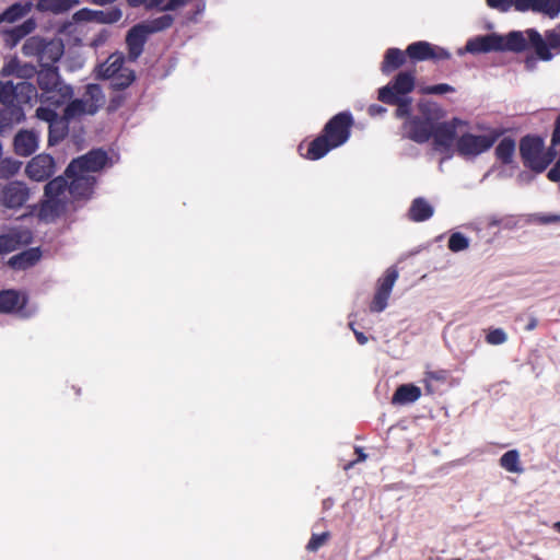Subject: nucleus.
<instances>
[{"label": "nucleus", "instance_id": "nucleus-1", "mask_svg": "<svg viewBox=\"0 0 560 560\" xmlns=\"http://www.w3.org/2000/svg\"><path fill=\"white\" fill-rule=\"evenodd\" d=\"M353 125L354 119L350 112L346 110L334 115L325 124L320 133L307 143L305 153H303L304 143L299 145L300 154L311 161L324 158L328 152L343 145L350 139Z\"/></svg>", "mask_w": 560, "mask_h": 560}, {"label": "nucleus", "instance_id": "nucleus-2", "mask_svg": "<svg viewBox=\"0 0 560 560\" xmlns=\"http://www.w3.org/2000/svg\"><path fill=\"white\" fill-rule=\"evenodd\" d=\"M36 79L42 104L59 108L72 98L73 89L62 81L58 67H39Z\"/></svg>", "mask_w": 560, "mask_h": 560}, {"label": "nucleus", "instance_id": "nucleus-3", "mask_svg": "<svg viewBox=\"0 0 560 560\" xmlns=\"http://www.w3.org/2000/svg\"><path fill=\"white\" fill-rule=\"evenodd\" d=\"M470 54H486L491 51H525V34L522 31H512L505 36L497 33L479 35L470 38L466 46Z\"/></svg>", "mask_w": 560, "mask_h": 560}, {"label": "nucleus", "instance_id": "nucleus-4", "mask_svg": "<svg viewBox=\"0 0 560 560\" xmlns=\"http://www.w3.org/2000/svg\"><path fill=\"white\" fill-rule=\"evenodd\" d=\"M490 9L506 13L511 9L517 12L532 11L555 19L560 13V0H486Z\"/></svg>", "mask_w": 560, "mask_h": 560}, {"label": "nucleus", "instance_id": "nucleus-5", "mask_svg": "<svg viewBox=\"0 0 560 560\" xmlns=\"http://www.w3.org/2000/svg\"><path fill=\"white\" fill-rule=\"evenodd\" d=\"M105 96L98 84H88L82 98L69 100L65 105L63 115L70 121L83 115H94L104 104Z\"/></svg>", "mask_w": 560, "mask_h": 560}, {"label": "nucleus", "instance_id": "nucleus-6", "mask_svg": "<svg viewBox=\"0 0 560 560\" xmlns=\"http://www.w3.org/2000/svg\"><path fill=\"white\" fill-rule=\"evenodd\" d=\"M525 34V51L534 50L537 58L542 61H549L553 55L550 49L560 48V32L549 30L545 33V38L535 28H527Z\"/></svg>", "mask_w": 560, "mask_h": 560}, {"label": "nucleus", "instance_id": "nucleus-7", "mask_svg": "<svg viewBox=\"0 0 560 560\" xmlns=\"http://www.w3.org/2000/svg\"><path fill=\"white\" fill-rule=\"evenodd\" d=\"M503 133V129H491L487 135L463 133L456 141L457 152L463 156H477L492 148Z\"/></svg>", "mask_w": 560, "mask_h": 560}, {"label": "nucleus", "instance_id": "nucleus-8", "mask_svg": "<svg viewBox=\"0 0 560 560\" xmlns=\"http://www.w3.org/2000/svg\"><path fill=\"white\" fill-rule=\"evenodd\" d=\"M416 88V71H399L386 85L378 89L377 98L382 103H397L398 97H408Z\"/></svg>", "mask_w": 560, "mask_h": 560}, {"label": "nucleus", "instance_id": "nucleus-9", "mask_svg": "<svg viewBox=\"0 0 560 560\" xmlns=\"http://www.w3.org/2000/svg\"><path fill=\"white\" fill-rule=\"evenodd\" d=\"M57 108L52 106H39L36 109V117L48 122V143L50 145L62 141L69 132L70 120L66 116L59 115Z\"/></svg>", "mask_w": 560, "mask_h": 560}, {"label": "nucleus", "instance_id": "nucleus-10", "mask_svg": "<svg viewBox=\"0 0 560 560\" xmlns=\"http://www.w3.org/2000/svg\"><path fill=\"white\" fill-rule=\"evenodd\" d=\"M109 156L103 149H92L88 153L73 159L67 166L65 174H91L102 171L108 163Z\"/></svg>", "mask_w": 560, "mask_h": 560}, {"label": "nucleus", "instance_id": "nucleus-11", "mask_svg": "<svg viewBox=\"0 0 560 560\" xmlns=\"http://www.w3.org/2000/svg\"><path fill=\"white\" fill-rule=\"evenodd\" d=\"M544 140L538 136L527 135L520 141V154L523 164L535 173H542L547 163H541Z\"/></svg>", "mask_w": 560, "mask_h": 560}, {"label": "nucleus", "instance_id": "nucleus-12", "mask_svg": "<svg viewBox=\"0 0 560 560\" xmlns=\"http://www.w3.org/2000/svg\"><path fill=\"white\" fill-rule=\"evenodd\" d=\"M398 276L397 267L390 266L385 270L384 275L378 278L374 296L370 303V311L372 313H381L387 307L388 299Z\"/></svg>", "mask_w": 560, "mask_h": 560}, {"label": "nucleus", "instance_id": "nucleus-13", "mask_svg": "<svg viewBox=\"0 0 560 560\" xmlns=\"http://www.w3.org/2000/svg\"><path fill=\"white\" fill-rule=\"evenodd\" d=\"M406 54L411 62L420 61H441L451 58V52L440 46L433 45L425 40L411 43L406 48Z\"/></svg>", "mask_w": 560, "mask_h": 560}, {"label": "nucleus", "instance_id": "nucleus-14", "mask_svg": "<svg viewBox=\"0 0 560 560\" xmlns=\"http://www.w3.org/2000/svg\"><path fill=\"white\" fill-rule=\"evenodd\" d=\"M30 199V189L24 182L12 180L0 190V205L8 209H20Z\"/></svg>", "mask_w": 560, "mask_h": 560}, {"label": "nucleus", "instance_id": "nucleus-15", "mask_svg": "<svg viewBox=\"0 0 560 560\" xmlns=\"http://www.w3.org/2000/svg\"><path fill=\"white\" fill-rule=\"evenodd\" d=\"M459 119L454 118L452 121H443L434 125L433 128V149L451 156V150L456 139V128Z\"/></svg>", "mask_w": 560, "mask_h": 560}, {"label": "nucleus", "instance_id": "nucleus-16", "mask_svg": "<svg viewBox=\"0 0 560 560\" xmlns=\"http://www.w3.org/2000/svg\"><path fill=\"white\" fill-rule=\"evenodd\" d=\"M434 125L429 118L412 116L405 120L402 129L406 138L417 143H425L432 137Z\"/></svg>", "mask_w": 560, "mask_h": 560}, {"label": "nucleus", "instance_id": "nucleus-17", "mask_svg": "<svg viewBox=\"0 0 560 560\" xmlns=\"http://www.w3.org/2000/svg\"><path fill=\"white\" fill-rule=\"evenodd\" d=\"M55 171L56 164L54 158L45 153L32 158L25 167L27 177L35 182L49 179L55 174Z\"/></svg>", "mask_w": 560, "mask_h": 560}, {"label": "nucleus", "instance_id": "nucleus-18", "mask_svg": "<svg viewBox=\"0 0 560 560\" xmlns=\"http://www.w3.org/2000/svg\"><path fill=\"white\" fill-rule=\"evenodd\" d=\"M69 182V194L74 200L90 199L94 192L96 177L91 174H65Z\"/></svg>", "mask_w": 560, "mask_h": 560}, {"label": "nucleus", "instance_id": "nucleus-19", "mask_svg": "<svg viewBox=\"0 0 560 560\" xmlns=\"http://www.w3.org/2000/svg\"><path fill=\"white\" fill-rule=\"evenodd\" d=\"M32 232L23 228H11L7 233L0 234V255L16 250L21 246L32 243Z\"/></svg>", "mask_w": 560, "mask_h": 560}, {"label": "nucleus", "instance_id": "nucleus-20", "mask_svg": "<svg viewBox=\"0 0 560 560\" xmlns=\"http://www.w3.org/2000/svg\"><path fill=\"white\" fill-rule=\"evenodd\" d=\"M148 37L149 36L139 23L127 32L126 46L130 61H136L142 55Z\"/></svg>", "mask_w": 560, "mask_h": 560}, {"label": "nucleus", "instance_id": "nucleus-21", "mask_svg": "<svg viewBox=\"0 0 560 560\" xmlns=\"http://www.w3.org/2000/svg\"><path fill=\"white\" fill-rule=\"evenodd\" d=\"M27 296L14 289L0 291V313H16L25 308Z\"/></svg>", "mask_w": 560, "mask_h": 560}, {"label": "nucleus", "instance_id": "nucleus-22", "mask_svg": "<svg viewBox=\"0 0 560 560\" xmlns=\"http://www.w3.org/2000/svg\"><path fill=\"white\" fill-rule=\"evenodd\" d=\"M14 152L20 156H30L38 148V137L31 130H20L13 140Z\"/></svg>", "mask_w": 560, "mask_h": 560}, {"label": "nucleus", "instance_id": "nucleus-23", "mask_svg": "<svg viewBox=\"0 0 560 560\" xmlns=\"http://www.w3.org/2000/svg\"><path fill=\"white\" fill-rule=\"evenodd\" d=\"M25 118L24 110L20 104L12 103L1 105L0 107V131L11 129L14 125L20 124Z\"/></svg>", "mask_w": 560, "mask_h": 560}, {"label": "nucleus", "instance_id": "nucleus-24", "mask_svg": "<svg viewBox=\"0 0 560 560\" xmlns=\"http://www.w3.org/2000/svg\"><path fill=\"white\" fill-rule=\"evenodd\" d=\"M406 50H401L396 47L386 49L383 60L381 62V72L385 75H389L399 68H401L407 61Z\"/></svg>", "mask_w": 560, "mask_h": 560}, {"label": "nucleus", "instance_id": "nucleus-25", "mask_svg": "<svg viewBox=\"0 0 560 560\" xmlns=\"http://www.w3.org/2000/svg\"><path fill=\"white\" fill-rule=\"evenodd\" d=\"M42 257V252L38 247H33L23 250L9 258L8 266L14 270H26L35 266Z\"/></svg>", "mask_w": 560, "mask_h": 560}, {"label": "nucleus", "instance_id": "nucleus-26", "mask_svg": "<svg viewBox=\"0 0 560 560\" xmlns=\"http://www.w3.org/2000/svg\"><path fill=\"white\" fill-rule=\"evenodd\" d=\"M63 55V45L60 42H45L38 58L39 67H56Z\"/></svg>", "mask_w": 560, "mask_h": 560}, {"label": "nucleus", "instance_id": "nucleus-27", "mask_svg": "<svg viewBox=\"0 0 560 560\" xmlns=\"http://www.w3.org/2000/svg\"><path fill=\"white\" fill-rule=\"evenodd\" d=\"M433 213L434 209L431 203L423 197H417L409 207L408 218L413 222H423L429 220Z\"/></svg>", "mask_w": 560, "mask_h": 560}, {"label": "nucleus", "instance_id": "nucleus-28", "mask_svg": "<svg viewBox=\"0 0 560 560\" xmlns=\"http://www.w3.org/2000/svg\"><path fill=\"white\" fill-rule=\"evenodd\" d=\"M125 58L122 55L113 54L97 68V78L109 80L124 70Z\"/></svg>", "mask_w": 560, "mask_h": 560}, {"label": "nucleus", "instance_id": "nucleus-29", "mask_svg": "<svg viewBox=\"0 0 560 560\" xmlns=\"http://www.w3.org/2000/svg\"><path fill=\"white\" fill-rule=\"evenodd\" d=\"M421 397V389L420 387L413 385V384H402L399 385L393 397H392V404L393 405H408L417 401Z\"/></svg>", "mask_w": 560, "mask_h": 560}, {"label": "nucleus", "instance_id": "nucleus-30", "mask_svg": "<svg viewBox=\"0 0 560 560\" xmlns=\"http://www.w3.org/2000/svg\"><path fill=\"white\" fill-rule=\"evenodd\" d=\"M69 190V180L65 176H57L49 180L44 188L45 197L48 198V203H59V197Z\"/></svg>", "mask_w": 560, "mask_h": 560}, {"label": "nucleus", "instance_id": "nucleus-31", "mask_svg": "<svg viewBox=\"0 0 560 560\" xmlns=\"http://www.w3.org/2000/svg\"><path fill=\"white\" fill-rule=\"evenodd\" d=\"M34 3L32 1L15 2L0 14V23H14L27 15Z\"/></svg>", "mask_w": 560, "mask_h": 560}, {"label": "nucleus", "instance_id": "nucleus-32", "mask_svg": "<svg viewBox=\"0 0 560 560\" xmlns=\"http://www.w3.org/2000/svg\"><path fill=\"white\" fill-rule=\"evenodd\" d=\"M35 8L40 12L63 13L79 5L80 0H35Z\"/></svg>", "mask_w": 560, "mask_h": 560}, {"label": "nucleus", "instance_id": "nucleus-33", "mask_svg": "<svg viewBox=\"0 0 560 560\" xmlns=\"http://www.w3.org/2000/svg\"><path fill=\"white\" fill-rule=\"evenodd\" d=\"M174 23V19L170 14H164L162 16H159L156 19L148 20L144 22L139 23L140 26H142L143 31L147 33L148 36L163 32L167 28H170Z\"/></svg>", "mask_w": 560, "mask_h": 560}, {"label": "nucleus", "instance_id": "nucleus-34", "mask_svg": "<svg viewBox=\"0 0 560 560\" xmlns=\"http://www.w3.org/2000/svg\"><path fill=\"white\" fill-rule=\"evenodd\" d=\"M515 140L510 137H505L495 148V158L504 165L511 164L515 153Z\"/></svg>", "mask_w": 560, "mask_h": 560}, {"label": "nucleus", "instance_id": "nucleus-35", "mask_svg": "<svg viewBox=\"0 0 560 560\" xmlns=\"http://www.w3.org/2000/svg\"><path fill=\"white\" fill-rule=\"evenodd\" d=\"M500 466L509 472H523L520 453L517 450H510L500 457Z\"/></svg>", "mask_w": 560, "mask_h": 560}, {"label": "nucleus", "instance_id": "nucleus-36", "mask_svg": "<svg viewBox=\"0 0 560 560\" xmlns=\"http://www.w3.org/2000/svg\"><path fill=\"white\" fill-rule=\"evenodd\" d=\"M109 80L113 90L122 91L131 85V83L136 80V74L133 70L125 68Z\"/></svg>", "mask_w": 560, "mask_h": 560}, {"label": "nucleus", "instance_id": "nucleus-37", "mask_svg": "<svg viewBox=\"0 0 560 560\" xmlns=\"http://www.w3.org/2000/svg\"><path fill=\"white\" fill-rule=\"evenodd\" d=\"M16 103H31L33 98L39 97L36 86L30 82L23 81L15 84Z\"/></svg>", "mask_w": 560, "mask_h": 560}, {"label": "nucleus", "instance_id": "nucleus-38", "mask_svg": "<svg viewBox=\"0 0 560 560\" xmlns=\"http://www.w3.org/2000/svg\"><path fill=\"white\" fill-rule=\"evenodd\" d=\"M35 22L32 19L24 21L21 25H18L8 32V37L12 40V44L15 45L22 38L27 36L35 30Z\"/></svg>", "mask_w": 560, "mask_h": 560}, {"label": "nucleus", "instance_id": "nucleus-39", "mask_svg": "<svg viewBox=\"0 0 560 560\" xmlns=\"http://www.w3.org/2000/svg\"><path fill=\"white\" fill-rule=\"evenodd\" d=\"M45 42V39L38 36L27 38L22 46L23 55L26 57H37L38 59Z\"/></svg>", "mask_w": 560, "mask_h": 560}, {"label": "nucleus", "instance_id": "nucleus-40", "mask_svg": "<svg viewBox=\"0 0 560 560\" xmlns=\"http://www.w3.org/2000/svg\"><path fill=\"white\" fill-rule=\"evenodd\" d=\"M22 162L11 158L0 160V178L9 179L19 173Z\"/></svg>", "mask_w": 560, "mask_h": 560}, {"label": "nucleus", "instance_id": "nucleus-41", "mask_svg": "<svg viewBox=\"0 0 560 560\" xmlns=\"http://www.w3.org/2000/svg\"><path fill=\"white\" fill-rule=\"evenodd\" d=\"M16 91L15 84L12 81L2 82L0 81V104L7 105L15 103Z\"/></svg>", "mask_w": 560, "mask_h": 560}, {"label": "nucleus", "instance_id": "nucleus-42", "mask_svg": "<svg viewBox=\"0 0 560 560\" xmlns=\"http://www.w3.org/2000/svg\"><path fill=\"white\" fill-rule=\"evenodd\" d=\"M447 246L451 252L458 253L469 247V240L463 233L455 232L450 236Z\"/></svg>", "mask_w": 560, "mask_h": 560}, {"label": "nucleus", "instance_id": "nucleus-43", "mask_svg": "<svg viewBox=\"0 0 560 560\" xmlns=\"http://www.w3.org/2000/svg\"><path fill=\"white\" fill-rule=\"evenodd\" d=\"M411 103L412 100L410 97H398L397 103H386L387 105L397 106L395 110V116L397 118H406V120L411 116Z\"/></svg>", "mask_w": 560, "mask_h": 560}, {"label": "nucleus", "instance_id": "nucleus-44", "mask_svg": "<svg viewBox=\"0 0 560 560\" xmlns=\"http://www.w3.org/2000/svg\"><path fill=\"white\" fill-rule=\"evenodd\" d=\"M122 16L121 11L118 8H112L105 11H96V22L113 24L118 22Z\"/></svg>", "mask_w": 560, "mask_h": 560}, {"label": "nucleus", "instance_id": "nucleus-45", "mask_svg": "<svg viewBox=\"0 0 560 560\" xmlns=\"http://www.w3.org/2000/svg\"><path fill=\"white\" fill-rule=\"evenodd\" d=\"M455 92L454 86L447 83H439L421 88L420 93L425 95H441Z\"/></svg>", "mask_w": 560, "mask_h": 560}, {"label": "nucleus", "instance_id": "nucleus-46", "mask_svg": "<svg viewBox=\"0 0 560 560\" xmlns=\"http://www.w3.org/2000/svg\"><path fill=\"white\" fill-rule=\"evenodd\" d=\"M450 376V373L448 371L446 370H436V371H428L425 373V388H427V392L429 394H432L433 393V389L430 385V381H435V382H441V383H444L447 381Z\"/></svg>", "mask_w": 560, "mask_h": 560}, {"label": "nucleus", "instance_id": "nucleus-47", "mask_svg": "<svg viewBox=\"0 0 560 560\" xmlns=\"http://www.w3.org/2000/svg\"><path fill=\"white\" fill-rule=\"evenodd\" d=\"M329 538V532H325L322 534H313L306 545V549L311 552H316L320 547H323L328 541Z\"/></svg>", "mask_w": 560, "mask_h": 560}, {"label": "nucleus", "instance_id": "nucleus-48", "mask_svg": "<svg viewBox=\"0 0 560 560\" xmlns=\"http://www.w3.org/2000/svg\"><path fill=\"white\" fill-rule=\"evenodd\" d=\"M508 340L505 331L501 328L490 329L486 336V341L489 345L498 346L502 345Z\"/></svg>", "mask_w": 560, "mask_h": 560}, {"label": "nucleus", "instance_id": "nucleus-49", "mask_svg": "<svg viewBox=\"0 0 560 560\" xmlns=\"http://www.w3.org/2000/svg\"><path fill=\"white\" fill-rule=\"evenodd\" d=\"M38 70L35 66L28 63H20L16 77L21 79H31L35 74L37 75Z\"/></svg>", "mask_w": 560, "mask_h": 560}, {"label": "nucleus", "instance_id": "nucleus-50", "mask_svg": "<svg viewBox=\"0 0 560 560\" xmlns=\"http://www.w3.org/2000/svg\"><path fill=\"white\" fill-rule=\"evenodd\" d=\"M75 21H96V11L90 9H81L73 15Z\"/></svg>", "mask_w": 560, "mask_h": 560}, {"label": "nucleus", "instance_id": "nucleus-51", "mask_svg": "<svg viewBox=\"0 0 560 560\" xmlns=\"http://www.w3.org/2000/svg\"><path fill=\"white\" fill-rule=\"evenodd\" d=\"M20 61L18 59H11L8 63H5L3 66V68L1 69V75L2 77H7V75H11V74H14L16 75L18 73V70H19V67H20Z\"/></svg>", "mask_w": 560, "mask_h": 560}, {"label": "nucleus", "instance_id": "nucleus-52", "mask_svg": "<svg viewBox=\"0 0 560 560\" xmlns=\"http://www.w3.org/2000/svg\"><path fill=\"white\" fill-rule=\"evenodd\" d=\"M125 101L126 96L120 93L113 95L108 102L107 110L110 113L116 112L124 105Z\"/></svg>", "mask_w": 560, "mask_h": 560}, {"label": "nucleus", "instance_id": "nucleus-53", "mask_svg": "<svg viewBox=\"0 0 560 560\" xmlns=\"http://www.w3.org/2000/svg\"><path fill=\"white\" fill-rule=\"evenodd\" d=\"M550 142L552 147L560 145V114L555 119Z\"/></svg>", "mask_w": 560, "mask_h": 560}, {"label": "nucleus", "instance_id": "nucleus-54", "mask_svg": "<svg viewBox=\"0 0 560 560\" xmlns=\"http://www.w3.org/2000/svg\"><path fill=\"white\" fill-rule=\"evenodd\" d=\"M191 0H168L167 3H165L161 11H175L182 7H185L188 4Z\"/></svg>", "mask_w": 560, "mask_h": 560}, {"label": "nucleus", "instance_id": "nucleus-55", "mask_svg": "<svg viewBox=\"0 0 560 560\" xmlns=\"http://www.w3.org/2000/svg\"><path fill=\"white\" fill-rule=\"evenodd\" d=\"M555 149H556V147H552V144L550 143V148L547 151L542 150L541 163L545 164V162H546L547 166H548L555 160V158L557 155V152Z\"/></svg>", "mask_w": 560, "mask_h": 560}, {"label": "nucleus", "instance_id": "nucleus-56", "mask_svg": "<svg viewBox=\"0 0 560 560\" xmlns=\"http://www.w3.org/2000/svg\"><path fill=\"white\" fill-rule=\"evenodd\" d=\"M355 454L358 455L357 459L347 464L345 466V469H349V468L353 467L357 463L363 462L368 457V455L364 453L362 447H355Z\"/></svg>", "mask_w": 560, "mask_h": 560}, {"label": "nucleus", "instance_id": "nucleus-57", "mask_svg": "<svg viewBox=\"0 0 560 560\" xmlns=\"http://www.w3.org/2000/svg\"><path fill=\"white\" fill-rule=\"evenodd\" d=\"M349 326L352 329V331H353V334L355 336L357 341L360 345H365L368 342V337L362 331H359V330L354 329L353 323H350Z\"/></svg>", "mask_w": 560, "mask_h": 560}, {"label": "nucleus", "instance_id": "nucleus-58", "mask_svg": "<svg viewBox=\"0 0 560 560\" xmlns=\"http://www.w3.org/2000/svg\"><path fill=\"white\" fill-rule=\"evenodd\" d=\"M540 221L542 223H557V222H560V215L559 214H549V215H544Z\"/></svg>", "mask_w": 560, "mask_h": 560}, {"label": "nucleus", "instance_id": "nucleus-59", "mask_svg": "<svg viewBox=\"0 0 560 560\" xmlns=\"http://www.w3.org/2000/svg\"><path fill=\"white\" fill-rule=\"evenodd\" d=\"M537 325H538V320H537V318H536V317H534V316H530V317L528 318V323H527V324H526V326H525V330H527V331H532V330H534V329L537 327Z\"/></svg>", "mask_w": 560, "mask_h": 560}, {"label": "nucleus", "instance_id": "nucleus-60", "mask_svg": "<svg viewBox=\"0 0 560 560\" xmlns=\"http://www.w3.org/2000/svg\"><path fill=\"white\" fill-rule=\"evenodd\" d=\"M386 112V108L380 106V105H371L370 108H369V113L371 115H376V114H382V113H385Z\"/></svg>", "mask_w": 560, "mask_h": 560}, {"label": "nucleus", "instance_id": "nucleus-61", "mask_svg": "<svg viewBox=\"0 0 560 560\" xmlns=\"http://www.w3.org/2000/svg\"><path fill=\"white\" fill-rule=\"evenodd\" d=\"M165 0H150V2L148 3L147 8L148 9H153V8H159L161 10V8L163 7L162 4L164 3Z\"/></svg>", "mask_w": 560, "mask_h": 560}, {"label": "nucleus", "instance_id": "nucleus-62", "mask_svg": "<svg viewBox=\"0 0 560 560\" xmlns=\"http://www.w3.org/2000/svg\"><path fill=\"white\" fill-rule=\"evenodd\" d=\"M501 223V219H498L495 217H490L488 222V228L497 226Z\"/></svg>", "mask_w": 560, "mask_h": 560}, {"label": "nucleus", "instance_id": "nucleus-63", "mask_svg": "<svg viewBox=\"0 0 560 560\" xmlns=\"http://www.w3.org/2000/svg\"><path fill=\"white\" fill-rule=\"evenodd\" d=\"M129 5L132 8H138L145 3L147 0H127Z\"/></svg>", "mask_w": 560, "mask_h": 560}, {"label": "nucleus", "instance_id": "nucleus-64", "mask_svg": "<svg viewBox=\"0 0 560 560\" xmlns=\"http://www.w3.org/2000/svg\"><path fill=\"white\" fill-rule=\"evenodd\" d=\"M525 67L528 70H532L535 67V59L532 57H527L525 60Z\"/></svg>", "mask_w": 560, "mask_h": 560}]
</instances>
